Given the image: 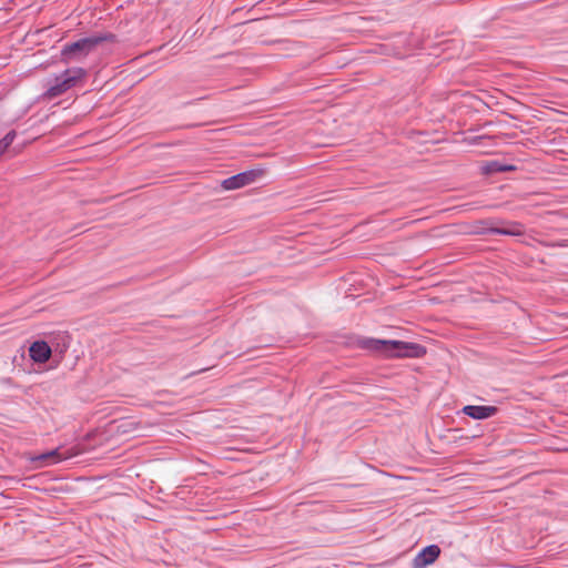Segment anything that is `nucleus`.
<instances>
[{"mask_svg": "<svg viewBox=\"0 0 568 568\" xmlns=\"http://www.w3.org/2000/svg\"><path fill=\"white\" fill-rule=\"evenodd\" d=\"M361 347L386 358H419L426 354V348L417 343L365 338Z\"/></svg>", "mask_w": 568, "mask_h": 568, "instance_id": "obj_1", "label": "nucleus"}, {"mask_svg": "<svg viewBox=\"0 0 568 568\" xmlns=\"http://www.w3.org/2000/svg\"><path fill=\"white\" fill-rule=\"evenodd\" d=\"M85 75L87 71L82 68L67 69L55 78L54 83L47 89L44 97L51 100L63 94L73 88L79 81L83 80Z\"/></svg>", "mask_w": 568, "mask_h": 568, "instance_id": "obj_2", "label": "nucleus"}, {"mask_svg": "<svg viewBox=\"0 0 568 568\" xmlns=\"http://www.w3.org/2000/svg\"><path fill=\"white\" fill-rule=\"evenodd\" d=\"M105 39L102 37L83 38L75 42L68 43L61 50V58L64 62L78 60L87 57Z\"/></svg>", "mask_w": 568, "mask_h": 568, "instance_id": "obj_3", "label": "nucleus"}, {"mask_svg": "<svg viewBox=\"0 0 568 568\" xmlns=\"http://www.w3.org/2000/svg\"><path fill=\"white\" fill-rule=\"evenodd\" d=\"M264 175L263 169H254L245 172H241L236 175L227 178L222 181L221 186L225 191L237 190L254 183L256 180Z\"/></svg>", "mask_w": 568, "mask_h": 568, "instance_id": "obj_4", "label": "nucleus"}, {"mask_svg": "<svg viewBox=\"0 0 568 568\" xmlns=\"http://www.w3.org/2000/svg\"><path fill=\"white\" fill-rule=\"evenodd\" d=\"M78 452L63 450L55 448L38 456L30 457L29 460L37 464V467H45L58 464L75 456Z\"/></svg>", "mask_w": 568, "mask_h": 568, "instance_id": "obj_5", "label": "nucleus"}, {"mask_svg": "<svg viewBox=\"0 0 568 568\" xmlns=\"http://www.w3.org/2000/svg\"><path fill=\"white\" fill-rule=\"evenodd\" d=\"M440 554V548L437 545L425 547L413 560V568H425L433 564Z\"/></svg>", "mask_w": 568, "mask_h": 568, "instance_id": "obj_6", "label": "nucleus"}, {"mask_svg": "<svg viewBox=\"0 0 568 568\" xmlns=\"http://www.w3.org/2000/svg\"><path fill=\"white\" fill-rule=\"evenodd\" d=\"M30 357L37 363H45L51 357V348L48 343L37 341L29 348Z\"/></svg>", "mask_w": 568, "mask_h": 568, "instance_id": "obj_7", "label": "nucleus"}, {"mask_svg": "<svg viewBox=\"0 0 568 568\" xmlns=\"http://www.w3.org/2000/svg\"><path fill=\"white\" fill-rule=\"evenodd\" d=\"M463 413L474 419H486L497 413V407L467 405L463 408Z\"/></svg>", "mask_w": 568, "mask_h": 568, "instance_id": "obj_8", "label": "nucleus"}, {"mask_svg": "<svg viewBox=\"0 0 568 568\" xmlns=\"http://www.w3.org/2000/svg\"><path fill=\"white\" fill-rule=\"evenodd\" d=\"M493 231L497 234L513 235V236H519L525 233L524 226L517 222L508 223L505 226L494 229Z\"/></svg>", "mask_w": 568, "mask_h": 568, "instance_id": "obj_9", "label": "nucleus"}, {"mask_svg": "<svg viewBox=\"0 0 568 568\" xmlns=\"http://www.w3.org/2000/svg\"><path fill=\"white\" fill-rule=\"evenodd\" d=\"M16 132L10 131L2 140H0V152H4L13 142Z\"/></svg>", "mask_w": 568, "mask_h": 568, "instance_id": "obj_10", "label": "nucleus"}, {"mask_svg": "<svg viewBox=\"0 0 568 568\" xmlns=\"http://www.w3.org/2000/svg\"><path fill=\"white\" fill-rule=\"evenodd\" d=\"M504 169L500 168V166H497L496 163H493L489 168H488V171L489 172H496V171H503Z\"/></svg>", "mask_w": 568, "mask_h": 568, "instance_id": "obj_11", "label": "nucleus"}]
</instances>
